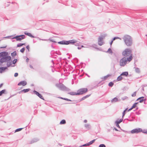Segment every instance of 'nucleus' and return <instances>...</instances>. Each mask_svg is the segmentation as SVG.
Returning a JSON list of instances; mask_svg holds the SVG:
<instances>
[{"mask_svg":"<svg viewBox=\"0 0 147 147\" xmlns=\"http://www.w3.org/2000/svg\"><path fill=\"white\" fill-rule=\"evenodd\" d=\"M26 47V48L28 49V50H29V46L28 45V46H27Z\"/></svg>","mask_w":147,"mask_h":147,"instance_id":"nucleus-47","label":"nucleus"},{"mask_svg":"<svg viewBox=\"0 0 147 147\" xmlns=\"http://www.w3.org/2000/svg\"><path fill=\"white\" fill-rule=\"evenodd\" d=\"M99 147H106V146L104 144H101L99 145Z\"/></svg>","mask_w":147,"mask_h":147,"instance_id":"nucleus-31","label":"nucleus"},{"mask_svg":"<svg viewBox=\"0 0 147 147\" xmlns=\"http://www.w3.org/2000/svg\"><path fill=\"white\" fill-rule=\"evenodd\" d=\"M8 53L6 52H2L0 53V55H7Z\"/></svg>","mask_w":147,"mask_h":147,"instance_id":"nucleus-21","label":"nucleus"},{"mask_svg":"<svg viewBox=\"0 0 147 147\" xmlns=\"http://www.w3.org/2000/svg\"><path fill=\"white\" fill-rule=\"evenodd\" d=\"M25 36L24 35H22L19 36V40H21L22 39L25 38Z\"/></svg>","mask_w":147,"mask_h":147,"instance_id":"nucleus-14","label":"nucleus"},{"mask_svg":"<svg viewBox=\"0 0 147 147\" xmlns=\"http://www.w3.org/2000/svg\"><path fill=\"white\" fill-rule=\"evenodd\" d=\"M137 73H139L140 72V70L138 68H136L135 69Z\"/></svg>","mask_w":147,"mask_h":147,"instance_id":"nucleus-29","label":"nucleus"},{"mask_svg":"<svg viewBox=\"0 0 147 147\" xmlns=\"http://www.w3.org/2000/svg\"><path fill=\"white\" fill-rule=\"evenodd\" d=\"M131 50L129 49H126L122 52L123 55H131Z\"/></svg>","mask_w":147,"mask_h":147,"instance_id":"nucleus-6","label":"nucleus"},{"mask_svg":"<svg viewBox=\"0 0 147 147\" xmlns=\"http://www.w3.org/2000/svg\"><path fill=\"white\" fill-rule=\"evenodd\" d=\"M56 54H57L59 55H61V53L60 52H59V51H58V52H57V51Z\"/></svg>","mask_w":147,"mask_h":147,"instance_id":"nucleus-39","label":"nucleus"},{"mask_svg":"<svg viewBox=\"0 0 147 147\" xmlns=\"http://www.w3.org/2000/svg\"><path fill=\"white\" fill-rule=\"evenodd\" d=\"M132 58V56H130L129 58L126 57L123 58L120 61V65L122 67L124 66L126 64L127 61L129 62L131 60Z\"/></svg>","mask_w":147,"mask_h":147,"instance_id":"nucleus-1","label":"nucleus"},{"mask_svg":"<svg viewBox=\"0 0 147 147\" xmlns=\"http://www.w3.org/2000/svg\"><path fill=\"white\" fill-rule=\"evenodd\" d=\"M111 76V75L109 74H108L107 75L104 77L102 78L103 80H105L106 79H107L108 77H109Z\"/></svg>","mask_w":147,"mask_h":147,"instance_id":"nucleus-17","label":"nucleus"},{"mask_svg":"<svg viewBox=\"0 0 147 147\" xmlns=\"http://www.w3.org/2000/svg\"><path fill=\"white\" fill-rule=\"evenodd\" d=\"M122 76H121V74L120 76L117 77V80L118 81H120L122 80L123 79V78L122 77Z\"/></svg>","mask_w":147,"mask_h":147,"instance_id":"nucleus-18","label":"nucleus"},{"mask_svg":"<svg viewBox=\"0 0 147 147\" xmlns=\"http://www.w3.org/2000/svg\"><path fill=\"white\" fill-rule=\"evenodd\" d=\"M140 132H142L143 133L147 134V131H143L142 129L140 128H137L133 129L131 131V134H138Z\"/></svg>","mask_w":147,"mask_h":147,"instance_id":"nucleus-4","label":"nucleus"},{"mask_svg":"<svg viewBox=\"0 0 147 147\" xmlns=\"http://www.w3.org/2000/svg\"><path fill=\"white\" fill-rule=\"evenodd\" d=\"M82 47H83V46H82Z\"/></svg>","mask_w":147,"mask_h":147,"instance_id":"nucleus-62","label":"nucleus"},{"mask_svg":"<svg viewBox=\"0 0 147 147\" xmlns=\"http://www.w3.org/2000/svg\"><path fill=\"white\" fill-rule=\"evenodd\" d=\"M83 146H86V144H85L83 145Z\"/></svg>","mask_w":147,"mask_h":147,"instance_id":"nucleus-57","label":"nucleus"},{"mask_svg":"<svg viewBox=\"0 0 147 147\" xmlns=\"http://www.w3.org/2000/svg\"><path fill=\"white\" fill-rule=\"evenodd\" d=\"M127 109H126L124 111H125V112H126L127 111Z\"/></svg>","mask_w":147,"mask_h":147,"instance_id":"nucleus-55","label":"nucleus"},{"mask_svg":"<svg viewBox=\"0 0 147 147\" xmlns=\"http://www.w3.org/2000/svg\"><path fill=\"white\" fill-rule=\"evenodd\" d=\"M118 101V98H117L115 97L112 100H111V102H117Z\"/></svg>","mask_w":147,"mask_h":147,"instance_id":"nucleus-16","label":"nucleus"},{"mask_svg":"<svg viewBox=\"0 0 147 147\" xmlns=\"http://www.w3.org/2000/svg\"><path fill=\"white\" fill-rule=\"evenodd\" d=\"M66 123V121L65 120L63 119L61 120L60 122V124H63Z\"/></svg>","mask_w":147,"mask_h":147,"instance_id":"nucleus-24","label":"nucleus"},{"mask_svg":"<svg viewBox=\"0 0 147 147\" xmlns=\"http://www.w3.org/2000/svg\"><path fill=\"white\" fill-rule=\"evenodd\" d=\"M16 38L17 39V40H18V36H17L16 37V38L15 37H14V38Z\"/></svg>","mask_w":147,"mask_h":147,"instance_id":"nucleus-48","label":"nucleus"},{"mask_svg":"<svg viewBox=\"0 0 147 147\" xmlns=\"http://www.w3.org/2000/svg\"><path fill=\"white\" fill-rule=\"evenodd\" d=\"M124 40L127 46H131L132 44V39L130 36L128 35H125L124 37Z\"/></svg>","mask_w":147,"mask_h":147,"instance_id":"nucleus-3","label":"nucleus"},{"mask_svg":"<svg viewBox=\"0 0 147 147\" xmlns=\"http://www.w3.org/2000/svg\"><path fill=\"white\" fill-rule=\"evenodd\" d=\"M84 121L85 123H86L87 122V120H84Z\"/></svg>","mask_w":147,"mask_h":147,"instance_id":"nucleus-56","label":"nucleus"},{"mask_svg":"<svg viewBox=\"0 0 147 147\" xmlns=\"http://www.w3.org/2000/svg\"><path fill=\"white\" fill-rule=\"evenodd\" d=\"M6 90H3L0 92V96H1L3 94L5 93Z\"/></svg>","mask_w":147,"mask_h":147,"instance_id":"nucleus-23","label":"nucleus"},{"mask_svg":"<svg viewBox=\"0 0 147 147\" xmlns=\"http://www.w3.org/2000/svg\"><path fill=\"white\" fill-rule=\"evenodd\" d=\"M3 85V84H1L0 85V88H1L2 86Z\"/></svg>","mask_w":147,"mask_h":147,"instance_id":"nucleus-51","label":"nucleus"},{"mask_svg":"<svg viewBox=\"0 0 147 147\" xmlns=\"http://www.w3.org/2000/svg\"><path fill=\"white\" fill-rule=\"evenodd\" d=\"M6 68L4 67H2L0 68V73H2L3 71H4L5 70Z\"/></svg>","mask_w":147,"mask_h":147,"instance_id":"nucleus-20","label":"nucleus"},{"mask_svg":"<svg viewBox=\"0 0 147 147\" xmlns=\"http://www.w3.org/2000/svg\"><path fill=\"white\" fill-rule=\"evenodd\" d=\"M61 98L63 99V100H66L67 101H70V100H69V99H68L67 98Z\"/></svg>","mask_w":147,"mask_h":147,"instance_id":"nucleus-34","label":"nucleus"},{"mask_svg":"<svg viewBox=\"0 0 147 147\" xmlns=\"http://www.w3.org/2000/svg\"><path fill=\"white\" fill-rule=\"evenodd\" d=\"M128 75V73L127 72L125 71L123 72L121 74V76H127Z\"/></svg>","mask_w":147,"mask_h":147,"instance_id":"nucleus-15","label":"nucleus"},{"mask_svg":"<svg viewBox=\"0 0 147 147\" xmlns=\"http://www.w3.org/2000/svg\"><path fill=\"white\" fill-rule=\"evenodd\" d=\"M11 55H16L17 53L16 51L14 52L11 53Z\"/></svg>","mask_w":147,"mask_h":147,"instance_id":"nucleus-32","label":"nucleus"},{"mask_svg":"<svg viewBox=\"0 0 147 147\" xmlns=\"http://www.w3.org/2000/svg\"><path fill=\"white\" fill-rule=\"evenodd\" d=\"M133 109L132 108V107H131V108H130V109H129L127 111H129Z\"/></svg>","mask_w":147,"mask_h":147,"instance_id":"nucleus-45","label":"nucleus"},{"mask_svg":"<svg viewBox=\"0 0 147 147\" xmlns=\"http://www.w3.org/2000/svg\"><path fill=\"white\" fill-rule=\"evenodd\" d=\"M107 52L109 53L110 54H112V50H111V49H110V48H109V49L108 51H107Z\"/></svg>","mask_w":147,"mask_h":147,"instance_id":"nucleus-22","label":"nucleus"},{"mask_svg":"<svg viewBox=\"0 0 147 147\" xmlns=\"http://www.w3.org/2000/svg\"><path fill=\"white\" fill-rule=\"evenodd\" d=\"M89 96V95H87V96H86L84 97H83L82 98V100H84V99H85V98H86L87 97H88V96Z\"/></svg>","mask_w":147,"mask_h":147,"instance_id":"nucleus-36","label":"nucleus"},{"mask_svg":"<svg viewBox=\"0 0 147 147\" xmlns=\"http://www.w3.org/2000/svg\"><path fill=\"white\" fill-rule=\"evenodd\" d=\"M68 43V44L69 43L74 44L77 42V41L74 40H72L68 41H67Z\"/></svg>","mask_w":147,"mask_h":147,"instance_id":"nucleus-11","label":"nucleus"},{"mask_svg":"<svg viewBox=\"0 0 147 147\" xmlns=\"http://www.w3.org/2000/svg\"><path fill=\"white\" fill-rule=\"evenodd\" d=\"M88 91V89L87 88H82L80 89L77 91V92H71L69 93V94L71 95H77L82 94L86 93Z\"/></svg>","mask_w":147,"mask_h":147,"instance_id":"nucleus-2","label":"nucleus"},{"mask_svg":"<svg viewBox=\"0 0 147 147\" xmlns=\"http://www.w3.org/2000/svg\"><path fill=\"white\" fill-rule=\"evenodd\" d=\"M27 84V82L25 81L20 82L19 83V85L25 86Z\"/></svg>","mask_w":147,"mask_h":147,"instance_id":"nucleus-9","label":"nucleus"},{"mask_svg":"<svg viewBox=\"0 0 147 147\" xmlns=\"http://www.w3.org/2000/svg\"><path fill=\"white\" fill-rule=\"evenodd\" d=\"M95 141V140H93L91 141H90L89 143L90 144V145H91V144H92L94 142V141Z\"/></svg>","mask_w":147,"mask_h":147,"instance_id":"nucleus-35","label":"nucleus"},{"mask_svg":"<svg viewBox=\"0 0 147 147\" xmlns=\"http://www.w3.org/2000/svg\"><path fill=\"white\" fill-rule=\"evenodd\" d=\"M137 104H138V103L136 102V103H134V105L132 107V108L134 109V108H135L136 107V105Z\"/></svg>","mask_w":147,"mask_h":147,"instance_id":"nucleus-27","label":"nucleus"},{"mask_svg":"<svg viewBox=\"0 0 147 147\" xmlns=\"http://www.w3.org/2000/svg\"><path fill=\"white\" fill-rule=\"evenodd\" d=\"M123 121V119H120L119 120H117L115 122V123H119Z\"/></svg>","mask_w":147,"mask_h":147,"instance_id":"nucleus-25","label":"nucleus"},{"mask_svg":"<svg viewBox=\"0 0 147 147\" xmlns=\"http://www.w3.org/2000/svg\"><path fill=\"white\" fill-rule=\"evenodd\" d=\"M136 92H134L131 95L132 96L134 97L136 96Z\"/></svg>","mask_w":147,"mask_h":147,"instance_id":"nucleus-28","label":"nucleus"},{"mask_svg":"<svg viewBox=\"0 0 147 147\" xmlns=\"http://www.w3.org/2000/svg\"><path fill=\"white\" fill-rule=\"evenodd\" d=\"M30 90V89H24L20 92H24L26 93L28 92Z\"/></svg>","mask_w":147,"mask_h":147,"instance_id":"nucleus-19","label":"nucleus"},{"mask_svg":"<svg viewBox=\"0 0 147 147\" xmlns=\"http://www.w3.org/2000/svg\"><path fill=\"white\" fill-rule=\"evenodd\" d=\"M78 49H80V48L79 47H78Z\"/></svg>","mask_w":147,"mask_h":147,"instance_id":"nucleus-61","label":"nucleus"},{"mask_svg":"<svg viewBox=\"0 0 147 147\" xmlns=\"http://www.w3.org/2000/svg\"><path fill=\"white\" fill-rule=\"evenodd\" d=\"M17 59H14L13 61V64H15L17 61Z\"/></svg>","mask_w":147,"mask_h":147,"instance_id":"nucleus-38","label":"nucleus"},{"mask_svg":"<svg viewBox=\"0 0 147 147\" xmlns=\"http://www.w3.org/2000/svg\"><path fill=\"white\" fill-rule=\"evenodd\" d=\"M119 37H114L113 39V40H114L116 39H119Z\"/></svg>","mask_w":147,"mask_h":147,"instance_id":"nucleus-40","label":"nucleus"},{"mask_svg":"<svg viewBox=\"0 0 147 147\" xmlns=\"http://www.w3.org/2000/svg\"><path fill=\"white\" fill-rule=\"evenodd\" d=\"M83 146H86V144H85L83 145Z\"/></svg>","mask_w":147,"mask_h":147,"instance_id":"nucleus-58","label":"nucleus"},{"mask_svg":"<svg viewBox=\"0 0 147 147\" xmlns=\"http://www.w3.org/2000/svg\"><path fill=\"white\" fill-rule=\"evenodd\" d=\"M85 126L86 128H89V125L88 124H85Z\"/></svg>","mask_w":147,"mask_h":147,"instance_id":"nucleus-37","label":"nucleus"},{"mask_svg":"<svg viewBox=\"0 0 147 147\" xmlns=\"http://www.w3.org/2000/svg\"><path fill=\"white\" fill-rule=\"evenodd\" d=\"M4 56L2 57L0 60V62L1 63L6 62L9 60H10L11 58L9 56Z\"/></svg>","mask_w":147,"mask_h":147,"instance_id":"nucleus-5","label":"nucleus"},{"mask_svg":"<svg viewBox=\"0 0 147 147\" xmlns=\"http://www.w3.org/2000/svg\"><path fill=\"white\" fill-rule=\"evenodd\" d=\"M113 84H114L112 82H111L110 83H109V86L112 87L113 86Z\"/></svg>","mask_w":147,"mask_h":147,"instance_id":"nucleus-26","label":"nucleus"},{"mask_svg":"<svg viewBox=\"0 0 147 147\" xmlns=\"http://www.w3.org/2000/svg\"><path fill=\"white\" fill-rule=\"evenodd\" d=\"M23 128H19V131H21Z\"/></svg>","mask_w":147,"mask_h":147,"instance_id":"nucleus-54","label":"nucleus"},{"mask_svg":"<svg viewBox=\"0 0 147 147\" xmlns=\"http://www.w3.org/2000/svg\"><path fill=\"white\" fill-rule=\"evenodd\" d=\"M7 46L6 44L4 45L3 46L1 47H0L1 48H6Z\"/></svg>","mask_w":147,"mask_h":147,"instance_id":"nucleus-30","label":"nucleus"},{"mask_svg":"<svg viewBox=\"0 0 147 147\" xmlns=\"http://www.w3.org/2000/svg\"><path fill=\"white\" fill-rule=\"evenodd\" d=\"M58 43L62 45H68V43L67 41H62L60 42H59Z\"/></svg>","mask_w":147,"mask_h":147,"instance_id":"nucleus-10","label":"nucleus"},{"mask_svg":"<svg viewBox=\"0 0 147 147\" xmlns=\"http://www.w3.org/2000/svg\"><path fill=\"white\" fill-rule=\"evenodd\" d=\"M115 123L116 124V126H117V127H119V128H120L119 125V123Z\"/></svg>","mask_w":147,"mask_h":147,"instance_id":"nucleus-42","label":"nucleus"},{"mask_svg":"<svg viewBox=\"0 0 147 147\" xmlns=\"http://www.w3.org/2000/svg\"><path fill=\"white\" fill-rule=\"evenodd\" d=\"M24 50H25V49L24 48H22L20 50V51L22 53H23L24 51Z\"/></svg>","mask_w":147,"mask_h":147,"instance_id":"nucleus-33","label":"nucleus"},{"mask_svg":"<svg viewBox=\"0 0 147 147\" xmlns=\"http://www.w3.org/2000/svg\"><path fill=\"white\" fill-rule=\"evenodd\" d=\"M90 145V144L89 143L86 144V146H88Z\"/></svg>","mask_w":147,"mask_h":147,"instance_id":"nucleus-50","label":"nucleus"},{"mask_svg":"<svg viewBox=\"0 0 147 147\" xmlns=\"http://www.w3.org/2000/svg\"><path fill=\"white\" fill-rule=\"evenodd\" d=\"M24 34L30 37H32V38L34 37L30 33H28V32H26L24 33Z\"/></svg>","mask_w":147,"mask_h":147,"instance_id":"nucleus-13","label":"nucleus"},{"mask_svg":"<svg viewBox=\"0 0 147 147\" xmlns=\"http://www.w3.org/2000/svg\"><path fill=\"white\" fill-rule=\"evenodd\" d=\"M18 73H15V74H14V76L15 77H17L18 76Z\"/></svg>","mask_w":147,"mask_h":147,"instance_id":"nucleus-43","label":"nucleus"},{"mask_svg":"<svg viewBox=\"0 0 147 147\" xmlns=\"http://www.w3.org/2000/svg\"><path fill=\"white\" fill-rule=\"evenodd\" d=\"M17 46H18V45H17Z\"/></svg>","mask_w":147,"mask_h":147,"instance_id":"nucleus-64","label":"nucleus"},{"mask_svg":"<svg viewBox=\"0 0 147 147\" xmlns=\"http://www.w3.org/2000/svg\"><path fill=\"white\" fill-rule=\"evenodd\" d=\"M105 37V36H104L99 38L98 40V43L99 45L101 46L103 44V42L102 41V40Z\"/></svg>","mask_w":147,"mask_h":147,"instance_id":"nucleus-7","label":"nucleus"},{"mask_svg":"<svg viewBox=\"0 0 147 147\" xmlns=\"http://www.w3.org/2000/svg\"><path fill=\"white\" fill-rule=\"evenodd\" d=\"M18 129H16V130L15 132H18Z\"/></svg>","mask_w":147,"mask_h":147,"instance_id":"nucleus-52","label":"nucleus"},{"mask_svg":"<svg viewBox=\"0 0 147 147\" xmlns=\"http://www.w3.org/2000/svg\"><path fill=\"white\" fill-rule=\"evenodd\" d=\"M24 44H19V47L22 46V45H23Z\"/></svg>","mask_w":147,"mask_h":147,"instance_id":"nucleus-46","label":"nucleus"},{"mask_svg":"<svg viewBox=\"0 0 147 147\" xmlns=\"http://www.w3.org/2000/svg\"><path fill=\"white\" fill-rule=\"evenodd\" d=\"M144 97H142L138 98L137 99V100H139L140 102H143L144 100Z\"/></svg>","mask_w":147,"mask_h":147,"instance_id":"nucleus-12","label":"nucleus"},{"mask_svg":"<svg viewBox=\"0 0 147 147\" xmlns=\"http://www.w3.org/2000/svg\"><path fill=\"white\" fill-rule=\"evenodd\" d=\"M28 60H29V59L28 58L26 60V61L27 62L28 61Z\"/></svg>","mask_w":147,"mask_h":147,"instance_id":"nucleus-53","label":"nucleus"},{"mask_svg":"<svg viewBox=\"0 0 147 147\" xmlns=\"http://www.w3.org/2000/svg\"><path fill=\"white\" fill-rule=\"evenodd\" d=\"M66 54L67 55V54H68V53H67V54Z\"/></svg>","mask_w":147,"mask_h":147,"instance_id":"nucleus-63","label":"nucleus"},{"mask_svg":"<svg viewBox=\"0 0 147 147\" xmlns=\"http://www.w3.org/2000/svg\"><path fill=\"white\" fill-rule=\"evenodd\" d=\"M30 67L31 68H33L32 67V66H31V65L30 66Z\"/></svg>","mask_w":147,"mask_h":147,"instance_id":"nucleus-59","label":"nucleus"},{"mask_svg":"<svg viewBox=\"0 0 147 147\" xmlns=\"http://www.w3.org/2000/svg\"><path fill=\"white\" fill-rule=\"evenodd\" d=\"M34 92L35 93L36 95H37L40 98L42 99H44L42 96L38 92H37L36 91H34Z\"/></svg>","mask_w":147,"mask_h":147,"instance_id":"nucleus-8","label":"nucleus"},{"mask_svg":"<svg viewBox=\"0 0 147 147\" xmlns=\"http://www.w3.org/2000/svg\"><path fill=\"white\" fill-rule=\"evenodd\" d=\"M133 109L132 108V107H131V108H130V109H129L127 111H129Z\"/></svg>","mask_w":147,"mask_h":147,"instance_id":"nucleus-44","label":"nucleus"},{"mask_svg":"<svg viewBox=\"0 0 147 147\" xmlns=\"http://www.w3.org/2000/svg\"><path fill=\"white\" fill-rule=\"evenodd\" d=\"M113 40H112V41L110 43V44L111 45V46L113 43Z\"/></svg>","mask_w":147,"mask_h":147,"instance_id":"nucleus-49","label":"nucleus"},{"mask_svg":"<svg viewBox=\"0 0 147 147\" xmlns=\"http://www.w3.org/2000/svg\"><path fill=\"white\" fill-rule=\"evenodd\" d=\"M115 130H116V131H117V129H116V128H115Z\"/></svg>","mask_w":147,"mask_h":147,"instance_id":"nucleus-60","label":"nucleus"},{"mask_svg":"<svg viewBox=\"0 0 147 147\" xmlns=\"http://www.w3.org/2000/svg\"><path fill=\"white\" fill-rule=\"evenodd\" d=\"M125 111H123V115H122V117H123L124 116L125 114Z\"/></svg>","mask_w":147,"mask_h":147,"instance_id":"nucleus-41","label":"nucleus"}]
</instances>
